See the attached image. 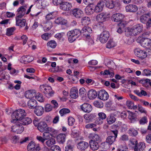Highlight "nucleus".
Here are the masks:
<instances>
[{"label": "nucleus", "instance_id": "nucleus-7", "mask_svg": "<svg viewBox=\"0 0 151 151\" xmlns=\"http://www.w3.org/2000/svg\"><path fill=\"white\" fill-rule=\"evenodd\" d=\"M109 37V34L107 31H104L100 34L99 39L100 41L102 43H106L108 40Z\"/></svg>", "mask_w": 151, "mask_h": 151}, {"label": "nucleus", "instance_id": "nucleus-3", "mask_svg": "<svg viewBox=\"0 0 151 151\" xmlns=\"http://www.w3.org/2000/svg\"><path fill=\"white\" fill-rule=\"evenodd\" d=\"M137 41L143 47H151V39H150L139 37L137 38Z\"/></svg>", "mask_w": 151, "mask_h": 151}, {"label": "nucleus", "instance_id": "nucleus-20", "mask_svg": "<svg viewBox=\"0 0 151 151\" xmlns=\"http://www.w3.org/2000/svg\"><path fill=\"white\" fill-rule=\"evenodd\" d=\"M105 1V0H101L96 6L94 11L97 13L101 12L104 6V1Z\"/></svg>", "mask_w": 151, "mask_h": 151}, {"label": "nucleus", "instance_id": "nucleus-11", "mask_svg": "<svg viewBox=\"0 0 151 151\" xmlns=\"http://www.w3.org/2000/svg\"><path fill=\"white\" fill-rule=\"evenodd\" d=\"M98 97L100 99L105 101L108 99L109 96L108 93L105 91L102 90L99 91Z\"/></svg>", "mask_w": 151, "mask_h": 151}, {"label": "nucleus", "instance_id": "nucleus-60", "mask_svg": "<svg viewBox=\"0 0 151 151\" xmlns=\"http://www.w3.org/2000/svg\"><path fill=\"white\" fill-rule=\"evenodd\" d=\"M133 103V102L130 101H127L126 102V105L128 108L130 109H132Z\"/></svg>", "mask_w": 151, "mask_h": 151}, {"label": "nucleus", "instance_id": "nucleus-37", "mask_svg": "<svg viewBox=\"0 0 151 151\" xmlns=\"http://www.w3.org/2000/svg\"><path fill=\"white\" fill-rule=\"evenodd\" d=\"M55 23L57 24L65 25L67 23V21L61 17L58 18L55 21Z\"/></svg>", "mask_w": 151, "mask_h": 151}, {"label": "nucleus", "instance_id": "nucleus-22", "mask_svg": "<svg viewBox=\"0 0 151 151\" xmlns=\"http://www.w3.org/2000/svg\"><path fill=\"white\" fill-rule=\"evenodd\" d=\"M89 143L90 148L92 150H96L99 148V145L97 142L90 141Z\"/></svg>", "mask_w": 151, "mask_h": 151}, {"label": "nucleus", "instance_id": "nucleus-56", "mask_svg": "<svg viewBox=\"0 0 151 151\" xmlns=\"http://www.w3.org/2000/svg\"><path fill=\"white\" fill-rule=\"evenodd\" d=\"M95 1L96 0H83V2L86 5H88L93 4Z\"/></svg>", "mask_w": 151, "mask_h": 151}, {"label": "nucleus", "instance_id": "nucleus-62", "mask_svg": "<svg viewBox=\"0 0 151 151\" xmlns=\"http://www.w3.org/2000/svg\"><path fill=\"white\" fill-rule=\"evenodd\" d=\"M96 124L93 123L88 124L85 126V128L86 129L92 128L95 127Z\"/></svg>", "mask_w": 151, "mask_h": 151}, {"label": "nucleus", "instance_id": "nucleus-31", "mask_svg": "<svg viewBox=\"0 0 151 151\" xmlns=\"http://www.w3.org/2000/svg\"><path fill=\"white\" fill-rule=\"evenodd\" d=\"M27 105L30 109H34L37 106V101L35 99H31L28 101L27 103Z\"/></svg>", "mask_w": 151, "mask_h": 151}, {"label": "nucleus", "instance_id": "nucleus-14", "mask_svg": "<svg viewBox=\"0 0 151 151\" xmlns=\"http://www.w3.org/2000/svg\"><path fill=\"white\" fill-rule=\"evenodd\" d=\"M34 59V58L32 56H23L21 58L20 62L22 63L26 64L32 62Z\"/></svg>", "mask_w": 151, "mask_h": 151}, {"label": "nucleus", "instance_id": "nucleus-52", "mask_svg": "<svg viewBox=\"0 0 151 151\" xmlns=\"http://www.w3.org/2000/svg\"><path fill=\"white\" fill-rule=\"evenodd\" d=\"M90 21V18L87 17H85L82 18L81 20V22L83 24H88V23Z\"/></svg>", "mask_w": 151, "mask_h": 151}, {"label": "nucleus", "instance_id": "nucleus-34", "mask_svg": "<svg viewBox=\"0 0 151 151\" xmlns=\"http://www.w3.org/2000/svg\"><path fill=\"white\" fill-rule=\"evenodd\" d=\"M150 13H148L141 16L140 17V22L144 23H147V20L150 17Z\"/></svg>", "mask_w": 151, "mask_h": 151}, {"label": "nucleus", "instance_id": "nucleus-25", "mask_svg": "<svg viewBox=\"0 0 151 151\" xmlns=\"http://www.w3.org/2000/svg\"><path fill=\"white\" fill-rule=\"evenodd\" d=\"M88 143L85 141H81L78 144L77 147L81 150H84L88 147Z\"/></svg>", "mask_w": 151, "mask_h": 151}, {"label": "nucleus", "instance_id": "nucleus-4", "mask_svg": "<svg viewBox=\"0 0 151 151\" xmlns=\"http://www.w3.org/2000/svg\"><path fill=\"white\" fill-rule=\"evenodd\" d=\"M37 128L41 132L45 131L53 132L54 131L52 128L47 127V124L45 122H39Z\"/></svg>", "mask_w": 151, "mask_h": 151}, {"label": "nucleus", "instance_id": "nucleus-43", "mask_svg": "<svg viewBox=\"0 0 151 151\" xmlns=\"http://www.w3.org/2000/svg\"><path fill=\"white\" fill-rule=\"evenodd\" d=\"M94 9L90 6H87L85 9V13L88 15H90L93 13Z\"/></svg>", "mask_w": 151, "mask_h": 151}, {"label": "nucleus", "instance_id": "nucleus-46", "mask_svg": "<svg viewBox=\"0 0 151 151\" xmlns=\"http://www.w3.org/2000/svg\"><path fill=\"white\" fill-rule=\"evenodd\" d=\"M49 132L46 131L43 134V137L44 138L45 140L50 139V137L52 136L51 134Z\"/></svg>", "mask_w": 151, "mask_h": 151}, {"label": "nucleus", "instance_id": "nucleus-38", "mask_svg": "<svg viewBox=\"0 0 151 151\" xmlns=\"http://www.w3.org/2000/svg\"><path fill=\"white\" fill-rule=\"evenodd\" d=\"M52 27V23L51 22H47L44 25V30L45 32L51 29Z\"/></svg>", "mask_w": 151, "mask_h": 151}, {"label": "nucleus", "instance_id": "nucleus-58", "mask_svg": "<svg viewBox=\"0 0 151 151\" xmlns=\"http://www.w3.org/2000/svg\"><path fill=\"white\" fill-rule=\"evenodd\" d=\"M143 75L146 76L151 75V71L147 69H145L143 70Z\"/></svg>", "mask_w": 151, "mask_h": 151}, {"label": "nucleus", "instance_id": "nucleus-26", "mask_svg": "<svg viewBox=\"0 0 151 151\" xmlns=\"http://www.w3.org/2000/svg\"><path fill=\"white\" fill-rule=\"evenodd\" d=\"M35 95V91L29 90L25 92V96L27 99H31Z\"/></svg>", "mask_w": 151, "mask_h": 151}, {"label": "nucleus", "instance_id": "nucleus-59", "mask_svg": "<svg viewBox=\"0 0 151 151\" xmlns=\"http://www.w3.org/2000/svg\"><path fill=\"white\" fill-rule=\"evenodd\" d=\"M52 109V106L49 104H47L45 107V110L46 111L48 112Z\"/></svg>", "mask_w": 151, "mask_h": 151}, {"label": "nucleus", "instance_id": "nucleus-32", "mask_svg": "<svg viewBox=\"0 0 151 151\" xmlns=\"http://www.w3.org/2000/svg\"><path fill=\"white\" fill-rule=\"evenodd\" d=\"M97 93L95 90H90L88 92V96L90 99H95L97 96Z\"/></svg>", "mask_w": 151, "mask_h": 151}, {"label": "nucleus", "instance_id": "nucleus-47", "mask_svg": "<svg viewBox=\"0 0 151 151\" xmlns=\"http://www.w3.org/2000/svg\"><path fill=\"white\" fill-rule=\"evenodd\" d=\"M128 133L130 135L135 136L138 134L137 131L134 129H130L128 131Z\"/></svg>", "mask_w": 151, "mask_h": 151}, {"label": "nucleus", "instance_id": "nucleus-2", "mask_svg": "<svg viewBox=\"0 0 151 151\" xmlns=\"http://www.w3.org/2000/svg\"><path fill=\"white\" fill-rule=\"evenodd\" d=\"M27 113L24 110L19 109L14 111L12 115V120L11 122L16 123L18 120H21L26 115Z\"/></svg>", "mask_w": 151, "mask_h": 151}, {"label": "nucleus", "instance_id": "nucleus-49", "mask_svg": "<svg viewBox=\"0 0 151 151\" xmlns=\"http://www.w3.org/2000/svg\"><path fill=\"white\" fill-rule=\"evenodd\" d=\"M116 46V43L113 42L112 40H110L107 43V47H114Z\"/></svg>", "mask_w": 151, "mask_h": 151}, {"label": "nucleus", "instance_id": "nucleus-9", "mask_svg": "<svg viewBox=\"0 0 151 151\" xmlns=\"http://www.w3.org/2000/svg\"><path fill=\"white\" fill-rule=\"evenodd\" d=\"M40 87L44 88L43 93L45 94L48 95L50 96H52L54 93V91L52 90L51 87L50 86H41Z\"/></svg>", "mask_w": 151, "mask_h": 151}, {"label": "nucleus", "instance_id": "nucleus-13", "mask_svg": "<svg viewBox=\"0 0 151 151\" xmlns=\"http://www.w3.org/2000/svg\"><path fill=\"white\" fill-rule=\"evenodd\" d=\"M82 110L85 112L89 113L91 112L92 109L91 106L87 103H84L81 106Z\"/></svg>", "mask_w": 151, "mask_h": 151}, {"label": "nucleus", "instance_id": "nucleus-64", "mask_svg": "<svg viewBox=\"0 0 151 151\" xmlns=\"http://www.w3.org/2000/svg\"><path fill=\"white\" fill-rule=\"evenodd\" d=\"M146 140L147 142L151 144V133L148 134L146 136Z\"/></svg>", "mask_w": 151, "mask_h": 151}, {"label": "nucleus", "instance_id": "nucleus-15", "mask_svg": "<svg viewBox=\"0 0 151 151\" xmlns=\"http://www.w3.org/2000/svg\"><path fill=\"white\" fill-rule=\"evenodd\" d=\"M123 18V17L122 14L116 13L113 14L111 19L112 21L118 22L122 21Z\"/></svg>", "mask_w": 151, "mask_h": 151}, {"label": "nucleus", "instance_id": "nucleus-44", "mask_svg": "<svg viewBox=\"0 0 151 151\" xmlns=\"http://www.w3.org/2000/svg\"><path fill=\"white\" fill-rule=\"evenodd\" d=\"M35 99L38 101L42 102L44 101V99L42 94L39 93H37L36 95H35Z\"/></svg>", "mask_w": 151, "mask_h": 151}, {"label": "nucleus", "instance_id": "nucleus-23", "mask_svg": "<svg viewBox=\"0 0 151 151\" xmlns=\"http://www.w3.org/2000/svg\"><path fill=\"white\" fill-rule=\"evenodd\" d=\"M70 96L71 98L74 99L77 98L78 96V89L75 87L72 88L70 92Z\"/></svg>", "mask_w": 151, "mask_h": 151}, {"label": "nucleus", "instance_id": "nucleus-39", "mask_svg": "<svg viewBox=\"0 0 151 151\" xmlns=\"http://www.w3.org/2000/svg\"><path fill=\"white\" fill-rule=\"evenodd\" d=\"M55 139L53 138H51L48 139L46 142L45 144L49 147H51L55 143Z\"/></svg>", "mask_w": 151, "mask_h": 151}, {"label": "nucleus", "instance_id": "nucleus-53", "mask_svg": "<svg viewBox=\"0 0 151 151\" xmlns=\"http://www.w3.org/2000/svg\"><path fill=\"white\" fill-rule=\"evenodd\" d=\"M86 91L83 88H81L79 90V93L80 95L82 97L86 94Z\"/></svg>", "mask_w": 151, "mask_h": 151}, {"label": "nucleus", "instance_id": "nucleus-48", "mask_svg": "<svg viewBox=\"0 0 151 151\" xmlns=\"http://www.w3.org/2000/svg\"><path fill=\"white\" fill-rule=\"evenodd\" d=\"M150 80L149 79H141L138 81L139 82L142 84L143 86L144 87H146V84L149 82V81Z\"/></svg>", "mask_w": 151, "mask_h": 151}, {"label": "nucleus", "instance_id": "nucleus-50", "mask_svg": "<svg viewBox=\"0 0 151 151\" xmlns=\"http://www.w3.org/2000/svg\"><path fill=\"white\" fill-rule=\"evenodd\" d=\"M15 29L14 27H11L7 29L6 34L8 36H10L13 34L14 31Z\"/></svg>", "mask_w": 151, "mask_h": 151}, {"label": "nucleus", "instance_id": "nucleus-24", "mask_svg": "<svg viewBox=\"0 0 151 151\" xmlns=\"http://www.w3.org/2000/svg\"><path fill=\"white\" fill-rule=\"evenodd\" d=\"M96 117V115L94 114H86L84 116V118L85 119L86 123H88L92 121Z\"/></svg>", "mask_w": 151, "mask_h": 151}, {"label": "nucleus", "instance_id": "nucleus-40", "mask_svg": "<svg viewBox=\"0 0 151 151\" xmlns=\"http://www.w3.org/2000/svg\"><path fill=\"white\" fill-rule=\"evenodd\" d=\"M106 120L108 124H111L115 122L116 119L114 116L111 114L107 117Z\"/></svg>", "mask_w": 151, "mask_h": 151}, {"label": "nucleus", "instance_id": "nucleus-36", "mask_svg": "<svg viewBox=\"0 0 151 151\" xmlns=\"http://www.w3.org/2000/svg\"><path fill=\"white\" fill-rule=\"evenodd\" d=\"M89 138L91 139L90 141H92L97 142L99 141L100 137L99 136L96 134H89Z\"/></svg>", "mask_w": 151, "mask_h": 151}, {"label": "nucleus", "instance_id": "nucleus-21", "mask_svg": "<svg viewBox=\"0 0 151 151\" xmlns=\"http://www.w3.org/2000/svg\"><path fill=\"white\" fill-rule=\"evenodd\" d=\"M145 143L143 142H140L138 144L135 146L134 148V151H143L145 148Z\"/></svg>", "mask_w": 151, "mask_h": 151}, {"label": "nucleus", "instance_id": "nucleus-33", "mask_svg": "<svg viewBox=\"0 0 151 151\" xmlns=\"http://www.w3.org/2000/svg\"><path fill=\"white\" fill-rule=\"evenodd\" d=\"M20 18H16V24L21 27H23L26 25V20L25 19H20Z\"/></svg>", "mask_w": 151, "mask_h": 151}, {"label": "nucleus", "instance_id": "nucleus-42", "mask_svg": "<svg viewBox=\"0 0 151 151\" xmlns=\"http://www.w3.org/2000/svg\"><path fill=\"white\" fill-rule=\"evenodd\" d=\"M128 113L129 114L128 118L131 120H135L136 118V114L134 113L128 111Z\"/></svg>", "mask_w": 151, "mask_h": 151}, {"label": "nucleus", "instance_id": "nucleus-8", "mask_svg": "<svg viewBox=\"0 0 151 151\" xmlns=\"http://www.w3.org/2000/svg\"><path fill=\"white\" fill-rule=\"evenodd\" d=\"M12 130L13 132L17 134H20L24 131V128L22 125L19 123L18 121L17 123L12 127Z\"/></svg>", "mask_w": 151, "mask_h": 151}, {"label": "nucleus", "instance_id": "nucleus-55", "mask_svg": "<svg viewBox=\"0 0 151 151\" xmlns=\"http://www.w3.org/2000/svg\"><path fill=\"white\" fill-rule=\"evenodd\" d=\"M68 124L69 126H72L75 122V120L73 117H69L68 118Z\"/></svg>", "mask_w": 151, "mask_h": 151}, {"label": "nucleus", "instance_id": "nucleus-54", "mask_svg": "<svg viewBox=\"0 0 151 151\" xmlns=\"http://www.w3.org/2000/svg\"><path fill=\"white\" fill-rule=\"evenodd\" d=\"M50 37V34H48L47 33H45L41 36L42 39L46 40H47Z\"/></svg>", "mask_w": 151, "mask_h": 151}, {"label": "nucleus", "instance_id": "nucleus-28", "mask_svg": "<svg viewBox=\"0 0 151 151\" xmlns=\"http://www.w3.org/2000/svg\"><path fill=\"white\" fill-rule=\"evenodd\" d=\"M44 111V108L41 106H36L35 109V113L38 116L41 115L43 114Z\"/></svg>", "mask_w": 151, "mask_h": 151}, {"label": "nucleus", "instance_id": "nucleus-27", "mask_svg": "<svg viewBox=\"0 0 151 151\" xmlns=\"http://www.w3.org/2000/svg\"><path fill=\"white\" fill-rule=\"evenodd\" d=\"M19 123L23 125H27L29 124L32 122V120L30 118L27 117L25 118H23L21 120L19 121Z\"/></svg>", "mask_w": 151, "mask_h": 151}, {"label": "nucleus", "instance_id": "nucleus-5", "mask_svg": "<svg viewBox=\"0 0 151 151\" xmlns=\"http://www.w3.org/2000/svg\"><path fill=\"white\" fill-rule=\"evenodd\" d=\"M134 53L140 60L144 59V61L142 62L143 63H145L144 59L147 57V55L145 53L144 50H141L139 48H136L134 50Z\"/></svg>", "mask_w": 151, "mask_h": 151}, {"label": "nucleus", "instance_id": "nucleus-12", "mask_svg": "<svg viewBox=\"0 0 151 151\" xmlns=\"http://www.w3.org/2000/svg\"><path fill=\"white\" fill-rule=\"evenodd\" d=\"M26 7L25 6H23L18 8L17 10L18 13L16 18H22L25 13Z\"/></svg>", "mask_w": 151, "mask_h": 151}, {"label": "nucleus", "instance_id": "nucleus-6", "mask_svg": "<svg viewBox=\"0 0 151 151\" xmlns=\"http://www.w3.org/2000/svg\"><path fill=\"white\" fill-rule=\"evenodd\" d=\"M92 32L91 28L88 26L84 27L81 30V33L83 34L87 39H89L91 38V35Z\"/></svg>", "mask_w": 151, "mask_h": 151}, {"label": "nucleus", "instance_id": "nucleus-30", "mask_svg": "<svg viewBox=\"0 0 151 151\" xmlns=\"http://www.w3.org/2000/svg\"><path fill=\"white\" fill-rule=\"evenodd\" d=\"M104 2V4L105 3L106 6L109 8L112 9L114 6L115 4L113 0H105Z\"/></svg>", "mask_w": 151, "mask_h": 151}, {"label": "nucleus", "instance_id": "nucleus-29", "mask_svg": "<svg viewBox=\"0 0 151 151\" xmlns=\"http://www.w3.org/2000/svg\"><path fill=\"white\" fill-rule=\"evenodd\" d=\"M66 135L65 134H60L57 137L58 142L60 144H63L65 142Z\"/></svg>", "mask_w": 151, "mask_h": 151}, {"label": "nucleus", "instance_id": "nucleus-61", "mask_svg": "<svg viewBox=\"0 0 151 151\" xmlns=\"http://www.w3.org/2000/svg\"><path fill=\"white\" fill-rule=\"evenodd\" d=\"M98 115L99 118L104 120L106 118V114L103 112H100L99 113Z\"/></svg>", "mask_w": 151, "mask_h": 151}, {"label": "nucleus", "instance_id": "nucleus-35", "mask_svg": "<svg viewBox=\"0 0 151 151\" xmlns=\"http://www.w3.org/2000/svg\"><path fill=\"white\" fill-rule=\"evenodd\" d=\"M116 138L113 136H109L106 138V142L108 144L111 145L115 142Z\"/></svg>", "mask_w": 151, "mask_h": 151}, {"label": "nucleus", "instance_id": "nucleus-16", "mask_svg": "<svg viewBox=\"0 0 151 151\" xmlns=\"http://www.w3.org/2000/svg\"><path fill=\"white\" fill-rule=\"evenodd\" d=\"M107 18V15L103 13H101L96 16L97 21L100 23L106 21Z\"/></svg>", "mask_w": 151, "mask_h": 151}, {"label": "nucleus", "instance_id": "nucleus-19", "mask_svg": "<svg viewBox=\"0 0 151 151\" xmlns=\"http://www.w3.org/2000/svg\"><path fill=\"white\" fill-rule=\"evenodd\" d=\"M67 35L68 36V41L70 42H72L75 41L78 37V36H76L73 30L68 32Z\"/></svg>", "mask_w": 151, "mask_h": 151}, {"label": "nucleus", "instance_id": "nucleus-18", "mask_svg": "<svg viewBox=\"0 0 151 151\" xmlns=\"http://www.w3.org/2000/svg\"><path fill=\"white\" fill-rule=\"evenodd\" d=\"M73 14L77 18H80L82 17L83 12L80 9L76 8L74 9L72 11Z\"/></svg>", "mask_w": 151, "mask_h": 151}, {"label": "nucleus", "instance_id": "nucleus-17", "mask_svg": "<svg viewBox=\"0 0 151 151\" xmlns=\"http://www.w3.org/2000/svg\"><path fill=\"white\" fill-rule=\"evenodd\" d=\"M127 12H136L137 9V6L135 5L130 4L127 5L125 7Z\"/></svg>", "mask_w": 151, "mask_h": 151}, {"label": "nucleus", "instance_id": "nucleus-45", "mask_svg": "<svg viewBox=\"0 0 151 151\" xmlns=\"http://www.w3.org/2000/svg\"><path fill=\"white\" fill-rule=\"evenodd\" d=\"M70 112V110L67 108H63L61 109L59 111V113L61 116L66 114Z\"/></svg>", "mask_w": 151, "mask_h": 151}, {"label": "nucleus", "instance_id": "nucleus-10", "mask_svg": "<svg viewBox=\"0 0 151 151\" xmlns=\"http://www.w3.org/2000/svg\"><path fill=\"white\" fill-rule=\"evenodd\" d=\"M72 7L71 3L66 1H63L60 4V8L63 10L67 11L69 10Z\"/></svg>", "mask_w": 151, "mask_h": 151}, {"label": "nucleus", "instance_id": "nucleus-63", "mask_svg": "<svg viewBox=\"0 0 151 151\" xmlns=\"http://www.w3.org/2000/svg\"><path fill=\"white\" fill-rule=\"evenodd\" d=\"M73 147L69 145L66 146L65 148V151H73Z\"/></svg>", "mask_w": 151, "mask_h": 151}, {"label": "nucleus", "instance_id": "nucleus-1", "mask_svg": "<svg viewBox=\"0 0 151 151\" xmlns=\"http://www.w3.org/2000/svg\"><path fill=\"white\" fill-rule=\"evenodd\" d=\"M142 25L137 24L132 28H126L125 29V32L127 36H136L142 31Z\"/></svg>", "mask_w": 151, "mask_h": 151}, {"label": "nucleus", "instance_id": "nucleus-57", "mask_svg": "<svg viewBox=\"0 0 151 151\" xmlns=\"http://www.w3.org/2000/svg\"><path fill=\"white\" fill-rule=\"evenodd\" d=\"M51 150L52 151H60V147L56 145H54L51 147Z\"/></svg>", "mask_w": 151, "mask_h": 151}, {"label": "nucleus", "instance_id": "nucleus-41", "mask_svg": "<svg viewBox=\"0 0 151 151\" xmlns=\"http://www.w3.org/2000/svg\"><path fill=\"white\" fill-rule=\"evenodd\" d=\"M35 144L32 142H31L28 145L27 149L28 151H34L35 147Z\"/></svg>", "mask_w": 151, "mask_h": 151}, {"label": "nucleus", "instance_id": "nucleus-51", "mask_svg": "<svg viewBox=\"0 0 151 151\" xmlns=\"http://www.w3.org/2000/svg\"><path fill=\"white\" fill-rule=\"evenodd\" d=\"M47 45L50 47H54L57 46V43L54 40H51L48 42Z\"/></svg>", "mask_w": 151, "mask_h": 151}]
</instances>
